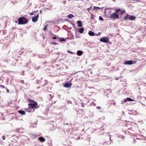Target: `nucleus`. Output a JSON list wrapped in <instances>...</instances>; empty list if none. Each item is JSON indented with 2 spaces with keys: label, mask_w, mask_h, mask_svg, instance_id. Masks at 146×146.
Wrapping results in <instances>:
<instances>
[{
  "label": "nucleus",
  "mask_w": 146,
  "mask_h": 146,
  "mask_svg": "<svg viewBox=\"0 0 146 146\" xmlns=\"http://www.w3.org/2000/svg\"><path fill=\"white\" fill-rule=\"evenodd\" d=\"M28 101L29 102L28 104L29 107L26 109L27 111L30 112L31 111L32 109H36L39 108L36 102L31 99H28Z\"/></svg>",
  "instance_id": "nucleus-1"
},
{
  "label": "nucleus",
  "mask_w": 146,
  "mask_h": 146,
  "mask_svg": "<svg viewBox=\"0 0 146 146\" xmlns=\"http://www.w3.org/2000/svg\"><path fill=\"white\" fill-rule=\"evenodd\" d=\"M28 20L25 18L24 16L20 17L18 19V25H24L28 23Z\"/></svg>",
  "instance_id": "nucleus-2"
},
{
  "label": "nucleus",
  "mask_w": 146,
  "mask_h": 146,
  "mask_svg": "<svg viewBox=\"0 0 146 146\" xmlns=\"http://www.w3.org/2000/svg\"><path fill=\"white\" fill-rule=\"evenodd\" d=\"M119 15L116 13H113L110 15V17L111 18L114 19H117L119 18Z\"/></svg>",
  "instance_id": "nucleus-3"
},
{
  "label": "nucleus",
  "mask_w": 146,
  "mask_h": 146,
  "mask_svg": "<svg viewBox=\"0 0 146 146\" xmlns=\"http://www.w3.org/2000/svg\"><path fill=\"white\" fill-rule=\"evenodd\" d=\"M136 61L135 60H130L125 61V62H124V64H125L131 65L136 63Z\"/></svg>",
  "instance_id": "nucleus-4"
},
{
  "label": "nucleus",
  "mask_w": 146,
  "mask_h": 146,
  "mask_svg": "<svg viewBox=\"0 0 146 146\" xmlns=\"http://www.w3.org/2000/svg\"><path fill=\"white\" fill-rule=\"evenodd\" d=\"M100 41L104 43H108L109 41L108 37H103L100 38Z\"/></svg>",
  "instance_id": "nucleus-5"
},
{
  "label": "nucleus",
  "mask_w": 146,
  "mask_h": 146,
  "mask_svg": "<svg viewBox=\"0 0 146 146\" xmlns=\"http://www.w3.org/2000/svg\"><path fill=\"white\" fill-rule=\"evenodd\" d=\"M39 16L38 14L35 15L34 16L32 17V21L34 22H36L39 17Z\"/></svg>",
  "instance_id": "nucleus-6"
},
{
  "label": "nucleus",
  "mask_w": 146,
  "mask_h": 146,
  "mask_svg": "<svg viewBox=\"0 0 146 146\" xmlns=\"http://www.w3.org/2000/svg\"><path fill=\"white\" fill-rule=\"evenodd\" d=\"M115 10L116 12L117 13H118L119 11H120V14L121 15L123 14L125 11L124 9L121 10L120 9H116Z\"/></svg>",
  "instance_id": "nucleus-7"
},
{
  "label": "nucleus",
  "mask_w": 146,
  "mask_h": 146,
  "mask_svg": "<svg viewBox=\"0 0 146 146\" xmlns=\"http://www.w3.org/2000/svg\"><path fill=\"white\" fill-rule=\"evenodd\" d=\"M72 86V83H70L68 82H66L65 84H63L64 87L66 88H70Z\"/></svg>",
  "instance_id": "nucleus-8"
},
{
  "label": "nucleus",
  "mask_w": 146,
  "mask_h": 146,
  "mask_svg": "<svg viewBox=\"0 0 146 146\" xmlns=\"http://www.w3.org/2000/svg\"><path fill=\"white\" fill-rule=\"evenodd\" d=\"M77 25L78 27H81L82 26V23L81 21H77Z\"/></svg>",
  "instance_id": "nucleus-9"
},
{
  "label": "nucleus",
  "mask_w": 146,
  "mask_h": 146,
  "mask_svg": "<svg viewBox=\"0 0 146 146\" xmlns=\"http://www.w3.org/2000/svg\"><path fill=\"white\" fill-rule=\"evenodd\" d=\"M38 139L40 142H42L45 141V139L44 138L42 137H40L38 138Z\"/></svg>",
  "instance_id": "nucleus-10"
},
{
  "label": "nucleus",
  "mask_w": 146,
  "mask_h": 146,
  "mask_svg": "<svg viewBox=\"0 0 146 146\" xmlns=\"http://www.w3.org/2000/svg\"><path fill=\"white\" fill-rule=\"evenodd\" d=\"M83 53V52L81 50H78L77 51L76 54L78 56L81 55Z\"/></svg>",
  "instance_id": "nucleus-11"
},
{
  "label": "nucleus",
  "mask_w": 146,
  "mask_h": 146,
  "mask_svg": "<svg viewBox=\"0 0 146 146\" xmlns=\"http://www.w3.org/2000/svg\"><path fill=\"white\" fill-rule=\"evenodd\" d=\"M84 30V27L80 28L78 30V32L80 33H83V31Z\"/></svg>",
  "instance_id": "nucleus-12"
},
{
  "label": "nucleus",
  "mask_w": 146,
  "mask_h": 146,
  "mask_svg": "<svg viewBox=\"0 0 146 146\" xmlns=\"http://www.w3.org/2000/svg\"><path fill=\"white\" fill-rule=\"evenodd\" d=\"M135 17L133 16H129V20L133 21L135 20Z\"/></svg>",
  "instance_id": "nucleus-13"
},
{
  "label": "nucleus",
  "mask_w": 146,
  "mask_h": 146,
  "mask_svg": "<svg viewBox=\"0 0 146 146\" xmlns=\"http://www.w3.org/2000/svg\"><path fill=\"white\" fill-rule=\"evenodd\" d=\"M129 16L128 14H127L126 15H125L123 17V19L124 20H126L127 19H129Z\"/></svg>",
  "instance_id": "nucleus-14"
},
{
  "label": "nucleus",
  "mask_w": 146,
  "mask_h": 146,
  "mask_svg": "<svg viewBox=\"0 0 146 146\" xmlns=\"http://www.w3.org/2000/svg\"><path fill=\"white\" fill-rule=\"evenodd\" d=\"M88 35L90 36H94V32L91 31H90L88 32Z\"/></svg>",
  "instance_id": "nucleus-15"
},
{
  "label": "nucleus",
  "mask_w": 146,
  "mask_h": 146,
  "mask_svg": "<svg viewBox=\"0 0 146 146\" xmlns=\"http://www.w3.org/2000/svg\"><path fill=\"white\" fill-rule=\"evenodd\" d=\"M18 112L19 113L21 114L22 115H24L25 114V112L23 110H19Z\"/></svg>",
  "instance_id": "nucleus-16"
},
{
  "label": "nucleus",
  "mask_w": 146,
  "mask_h": 146,
  "mask_svg": "<svg viewBox=\"0 0 146 146\" xmlns=\"http://www.w3.org/2000/svg\"><path fill=\"white\" fill-rule=\"evenodd\" d=\"M68 17L69 18L71 19L72 17H74V16L72 14H70L68 15Z\"/></svg>",
  "instance_id": "nucleus-17"
},
{
  "label": "nucleus",
  "mask_w": 146,
  "mask_h": 146,
  "mask_svg": "<svg viewBox=\"0 0 146 146\" xmlns=\"http://www.w3.org/2000/svg\"><path fill=\"white\" fill-rule=\"evenodd\" d=\"M100 8L98 7H96L95 6H94L93 7V9L94 10H97L98 9H100Z\"/></svg>",
  "instance_id": "nucleus-18"
},
{
  "label": "nucleus",
  "mask_w": 146,
  "mask_h": 146,
  "mask_svg": "<svg viewBox=\"0 0 146 146\" xmlns=\"http://www.w3.org/2000/svg\"><path fill=\"white\" fill-rule=\"evenodd\" d=\"M127 101H132L133 100V99L129 98H127Z\"/></svg>",
  "instance_id": "nucleus-19"
},
{
  "label": "nucleus",
  "mask_w": 146,
  "mask_h": 146,
  "mask_svg": "<svg viewBox=\"0 0 146 146\" xmlns=\"http://www.w3.org/2000/svg\"><path fill=\"white\" fill-rule=\"evenodd\" d=\"M99 19L101 21H102L103 20V19L102 17L101 16H99Z\"/></svg>",
  "instance_id": "nucleus-20"
},
{
  "label": "nucleus",
  "mask_w": 146,
  "mask_h": 146,
  "mask_svg": "<svg viewBox=\"0 0 146 146\" xmlns=\"http://www.w3.org/2000/svg\"><path fill=\"white\" fill-rule=\"evenodd\" d=\"M47 25H46V26H45L44 27V28L43 29V30L44 31H46V29H47Z\"/></svg>",
  "instance_id": "nucleus-21"
},
{
  "label": "nucleus",
  "mask_w": 146,
  "mask_h": 146,
  "mask_svg": "<svg viewBox=\"0 0 146 146\" xmlns=\"http://www.w3.org/2000/svg\"><path fill=\"white\" fill-rule=\"evenodd\" d=\"M2 138L3 139V140H4L5 139V136H3L2 137Z\"/></svg>",
  "instance_id": "nucleus-22"
},
{
  "label": "nucleus",
  "mask_w": 146,
  "mask_h": 146,
  "mask_svg": "<svg viewBox=\"0 0 146 146\" xmlns=\"http://www.w3.org/2000/svg\"><path fill=\"white\" fill-rule=\"evenodd\" d=\"M0 87H1V88H5V86H4L3 85H0Z\"/></svg>",
  "instance_id": "nucleus-23"
},
{
  "label": "nucleus",
  "mask_w": 146,
  "mask_h": 146,
  "mask_svg": "<svg viewBox=\"0 0 146 146\" xmlns=\"http://www.w3.org/2000/svg\"><path fill=\"white\" fill-rule=\"evenodd\" d=\"M127 98L125 99L124 100V102H127Z\"/></svg>",
  "instance_id": "nucleus-24"
},
{
  "label": "nucleus",
  "mask_w": 146,
  "mask_h": 146,
  "mask_svg": "<svg viewBox=\"0 0 146 146\" xmlns=\"http://www.w3.org/2000/svg\"><path fill=\"white\" fill-rule=\"evenodd\" d=\"M60 40L61 41H65V40L64 39H60Z\"/></svg>",
  "instance_id": "nucleus-25"
},
{
  "label": "nucleus",
  "mask_w": 146,
  "mask_h": 146,
  "mask_svg": "<svg viewBox=\"0 0 146 146\" xmlns=\"http://www.w3.org/2000/svg\"><path fill=\"white\" fill-rule=\"evenodd\" d=\"M29 15H34V13H30L29 14Z\"/></svg>",
  "instance_id": "nucleus-26"
},
{
  "label": "nucleus",
  "mask_w": 146,
  "mask_h": 146,
  "mask_svg": "<svg viewBox=\"0 0 146 146\" xmlns=\"http://www.w3.org/2000/svg\"><path fill=\"white\" fill-rule=\"evenodd\" d=\"M101 34V33H100V32H99L98 33V34H97V36H99V35H100V34Z\"/></svg>",
  "instance_id": "nucleus-27"
},
{
  "label": "nucleus",
  "mask_w": 146,
  "mask_h": 146,
  "mask_svg": "<svg viewBox=\"0 0 146 146\" xmlns=\"http://www.w3.org/2000/svg\"><path fill=\"white\" fill-rule=\"evenodd\" d=\"M101 108L100 107H97V108L98 109H101Z\"/></svg>",
  "instance_id": "nucleus-28"
},
{
  "label": "nucleus",
  "mask_w": 146,
  "mask_h": 146,
  "mask_svg": "<svg viewBox=\"0 0 146 146\" xmlns=\"http://www.w3.org/2000/svg\"><path fill=\"white\" fill-rule=\"evenodd\" d=\"M52 38L54 39H56V37L55 36H53L52 37Z\"/></svg>",
  "instance_id": "nucleus-29"
},
{
  "label": "nucleus",
  "mask_w": 146,
  "mask_h": 146,
  "mask_svg": "<svg viewBox=\"0 0 146 146\" xmlns=\"http://www.w3.org/2000/svg\"><path fill=\"white\" fill-rule=\"evenodd\" d=\"M32 136H33V138H35V137H36V135H32Z\"/></svg>",
  "instance_id": "nucleus-30"
},
{
  "label": "nucleus",
  "mask_w": 146,
  "mask_h": 146,
  "mask_svg": "<svg viewBox=\"0 0 146 146\" xmlns=\"http://www.w3.org/2000/svg\"><path fill=\"white\" fill-rule=\"evenodd\" d=\"M6 90H7V92L9 93V90L8 89H7Z\"/></svg>",
  "instance_id": "nucleus-31"
},
{
  "label": "nucleus",
  "mask_w": 146,
  "mask_h": 146,
  "mask_svg": "<svg viewBox=\"0 0 146 146\" xmlns=\"http://www.w3.org/2000/svg\"><path fill=\"white\" fill-rule=\"evenodd\" d=\"M109 12L110 13H111V11H109Z\"/></svg>",
  "instance_id": "nucleus-32"
},
{
  "label": "nucleus",
  "mask_w": 146,
  "mask_h": 146,
  "mask_svg": "<svg viewBox=\"0 0 146 146\" xmlns=\"http://www.w3.org/2000/svg\"><path fill=\"white\" fill-rule=\"evenodd\" d=\"M82 106V107H84V105H83Z\"/></svg>",
  "instance_id": "nucleus-33"
},
{
  "label": "nucleus",
  "mask_w": 146,
  "mask_h": 146,
  "mask_svg": "<svg viewBox=\"0 0 146 146\" xmlns=\"http://www.w3.org/2000/svg\"><path fill=\"white\" fill-rule=\"evenodd\" d=\"M115 102H114V105H115Z\"/></svg>",
  "instance_id": "nucleus-34"
},
{
  "label": "nucleus",
  "mask_w": 146,
  "mask_h": 146,
  "mask_svg": "<svg viewBox=\"0 0 146 146\" xmlns=\"http://www.w3.org/2000/svg\"><path fill=\"white\" fill-rule=\"evenodd\" d=\"M56 43H54V44H56Z\"/></svg>",
  "instance_id": "nucleus-35"
}]
</instances>
